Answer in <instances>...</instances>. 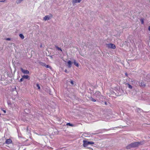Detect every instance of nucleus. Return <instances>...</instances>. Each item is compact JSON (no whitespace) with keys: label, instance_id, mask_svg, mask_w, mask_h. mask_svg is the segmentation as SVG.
<instances>
[{"label":"nucleus","instance_id":"13","mask_svg":"<svg viewBox=\"0 0 150 150\" xmlns=\"http://www.w3.org/2000/svg\"><path fill=\"white\" fill-rule=\"evenodd\" d=\"M24 0H17L16 1V3L17 4H19L21 3L22 1Z\"/></svg>","mask_w":150,"mask_h":150},{"label":"nucleus","instance_id":"2","mask_svg":"<svg viewBox=\"0 0 150 150\" xmlns=\"http://www.w3.org/2000/svg\"><path fill=\"white\" fill-rule=\"evenodd\" d=\"M83 146L84 147H86L89 144H94V142H88L85 140L83 141Z\"/></svg>","mask_w":150,"mask_h":150},{"label":"nucleus","instance_id":"25","mask_svg":"<svg viewBox=\"0 0 150 150\" xmlns=\"http://www.w3.org/2000/svg\"><path fill=\"white\" fill-rule=\"evenodd\" d=\"M6 40H11V38H6Z\"/></svg>","mask_w":150,"mask_h":150},{"label":"nucleus","instance_id":"17","mask_svg":"<svg viewBox=\"0 0 150 150\" xmlns=\"http://www.w3.org/2000/svg\"><path fill=\"white\" fill-rule=\"evenodd\" d=\"M56 47L58 50H60L61 51H62V50L59 47L57 46H56Z\"/></svg>","mask_w":150,"mask_h":150},{"label":"nucleus","instance_id":"1","mask_svg":"<svg viewBox=\"0 0 150 150\" xmlns=\"http://www.w3.org/2000/svg\"><path fill=\"white\" fill-rule=\"evenodd\" d=\"M142 144V142H134L132 143L128 146H127V148L129 149L131 147H134L138 146L139 145Z\"/></svg>","mask_w":150,"mask_h":150},{"label":"nucleus","instance_id":"22","mask_svg":"<svg viewBox=\"0 0 150 150\" xmlns=\"http://www.w3.org/2000/svg\"><path fill=\"white\" fill-rule=\"evenodd\" d=\"M70 82L73 85L74 84V81H70Z\"/></svg>","mask_w":150,"mask_h":150},{"label":"nucleus","instance_id":"9","mask_svg":"<svg viewBox=\"0 0 150 150\" xmlns=\"http://www.w3.org/2000/svg\"><path fill=\"white\" fill-rule=\"evenodd\" d=\"M139 85L140 86L142 87H144L145 86V84L144 82L142 81L139 84Z\"/></svg>","mask_w":150,"mask_h":150},{"label":"nucleus","instance_id":"26","mask_svg":"<svg viewBox=\"0 0 150 150\" xmlns=\"http://www.w3.org/2000/svg\"><path fill=\"white\" fill-rule=\"evenodd\" d=\"M112 94H113L114 93H115L116 95H117V94L115 93L114 92H113V93H111Z\"/></svg>","mask_w":150,"mask_h":150},{"label":"nucleus","instance_id":"16","mask_svg":"<svg viewBox=\"0 0 150 150\" xmlns=\"http://www.w3.org/2000/svg\"><path fill=\"white\" fill-rule=\"evenodd\" d=\"M67 125H69L71 126H74V125L73 124H71L69 123H67Z\"/></svg>","mask_w":150,"mask_h":150},{"label":"nucleus","instance_id":"11","mask_svg":"<svg viewBox=\"0 0 150 150\" xmlns=\"http://www.w3.org/2000/svg\"><path fill=\"white\" fill-rule=\"evenodd\" d=\"M68 64V67L70 68L71 67V64H72V62L70 61H69L67 62Z\"/></svg>","mask_w":150,"mask_h":150},{"label":"nucleus","instance_id":"18","mask_svg":"<svg viewBox=\"0 0 150 150\" xmlns=\"http://www.w3.org/2000/svg\"><path fill=\"white\" fill-rule=\"evenodd\" d=\"M36 86L38 87V89L39 90H40V86L39 84L38 83H37L36 84Z\"/></svg>","mask_w":150,"mask_h":150},{"label":"nucleus","instance_id":"30","mask_svg":"<svg viewBox=\"0 0 150 150\" xmlns=\"http://www.w3.org/2000/svg\"><path fill=\"white\" fill-rule=\"evenodd\" d=\"M8 104H10V103H8Z\"/></svg>","mask_w":150,"mask_h":150},{"label":"nucleus","instance_id":"20","mask_svg":"<svg viewBox=\"0 0 150 150\" xmlns=\"http://www.w3.org/2000/svg\"><path fill=\"white\" fill-rule=\"evenodd\" d=\"M91 100H92V101H93V102H95V101H96V100H95L93 98H91Z\"/></svg>","mask_w":150,"mask_h":150},{"label":"nucleus","instance_id":"14","mask_svg":"<svg viewBox=\"0 0 150 150\" xmlns=\"http://www.w3.org/2000/svg\"><path fill=\"white\" fill-rule=\"evenodd\" d=\"M19 36L22 39H23L24 38V35L22 34H21L19 35Z\"/></svg>","mask_w":150,"mask_h":150},{"label":"nucleus","instance_id":"8","mask_svg":"<svg viewBox=\"0 0 150 150\" xmlns=\"http://www.w3.org/2000/svg\"><path fill=\"white\" fill-rule=\"evenodd\" d=\"M12 142V140L10 139H8L6 140L5 143L7 144H9Z\"/></svg>","mask_w":150,"mask_h":150},{"label":"nucleus","instance_id":"12","mask_svg":"<svg viewBox=\"0 0 150 150\" xmlns=\"http://www.w3.org/2000/svg\"><path fill=\"white\" fill-rule=\"evenodd\" d=\"M74 64L77 67H79V64L76 62V60H74Z\"/></svg>","mask_w":150,"mask_h":150},{"label":"nucleus","instance_id":"23","mask_svg":"<svg viewBox=\"0 0 150 150\" xmlns=\"http://www.w3.org/2000/svg\"><path fill=\"white\" fill-rule=\"evenodd\" d=\"M6 0H0V2H4Z\"/></svg>","mask_w":150,"mask_h":150},{"label":"nucleus","instance_id":"5","mask_svg":"<svg viewBox=\"0 0 150 150\" xmlns=\"http://www.w3.org/2000/svg\"><path fill=\"white\" fill-rule=\"evenodd\" d=\"M94 95L98 98H100L102 97V96L101 94V93L99 91H96V92L94 94Z\"/></svg>","mask_w":150,"mask_h":150},{"label":"nucleus","instance_id":"21","mask_svg":"<svg viewBox=\"0 0 150 150\" xmlns=\"http://www.w3.org/2000/svg\"><path fill=\"white\" fill-rule=\"evenodd\" d=\"M141 23L142 24H144V20L143 19H141Z\"/></svg>","mask_w":150,"mask_h":150},{"label":"nucleus","instance_id":"24","mask_svg":"<svg viewBox=\"0 0 150 150\" xmlns=\"http://www.w3.org/2000/svg\"><path fill=\"white\" fill-rule=\"evenodd\" d=\"M23 79L24 78H23V77L22 78H21L20 80V82H22V81H23Z\"/></svg>","mask_w":150,"mask_h":150},{"label":"nucleus","instance_id":"29","mask_svg":"<svg viewBox=\"0 0 150 150\" xmlns=\"http://www.w3.org/2000/svg\"><path fill=\"white\" fill-rule=\"evenodd\" d=\"M4 112L5 113V112H6V111H4Z\"/></svg>","mask_w":150,"mask_h":150},{"label":"nucleus","instance_id":"19","mask_svg":"<svg viewBox=\"0 0 150 150\" xmlns=\"http://www.w3.org/2000/svg\"><path fill=\"white\" fill-rule=\"evenodd\" d=\"M46 68H50V67L49 65H44Z\"/></svg>","mask_w":150,"mask_h":150},{"label":"nucleus","instance_id":"28","mask_svg":"<svg viewBox=\"0 0 150 150\" xmlns=\"http://www.w3.org/2000/svg\"><path fill=\"white\" fill-rule=\"evenodd\" d=\"M65 71V72H66V73L67 72V69H65V71Z\"/></svg>","mask_w":150,"mask_h":150},{"label":"nucleus","instance_id":"15","mask_svg":"<svg viewBox=\"0 0 150 150\" xmlns=\"http://www.w3.org/2000/svg\"><path fill=\"white\" fill-rule=\"evenodd\" d=\"M127 86L129 88H130V89L132 88V87L131 85H130L128 83L127 84Z\"/></svg>","mask_w":150,"mask_h":150},{"label":"nucleus","instance_id":"31","mask_svg":"<svg viewBox=\"0 0 150 150\" xmlns=\"http://www.w3.org/2000/svg\"><path fill=\"white\" fill-rule=\"evenodd\" d=\"M105 105H106V102L105 103Z\"/></svg>","mask_w":150,"mask_h":150},{"label":"nucleus","instance_id":"7","mask_svg":"<svg viewBox=\"0 0 150 150\" xmlns=\"http://www.w3.org/2000/svg\"><path fill=\"white\" fill-rule=\"evenodd\" d=\"M82 0H72V3L74 4L76 3H79Z\"/></svg>","mask_w":150,"mask_h":150},{"label":"nucleus","instance_id":"3","mask_svg":"<svg viewBox=\"0 0 150 150\" xmlns=\"http://www.w3.org/2000/svg\"><path fill=\"white\" fill-rule=\"evenodd\" d=\"M52 15L50 14L49 15L45 16L44 18L43 19L45 21H48L51 19L52 18Z\"/></svg>","mask_w":150,"mask_h":150},{"label":"nucleus","instance_id":"27","mask_svg":"<svg viewBox=\"0 0 150 150\" xmlns=\"http://www.w3.org/2000/svg\"><path fill=\"white\" fill-rule=\"evenodd\" d=\"M148 30L150 31V26H149L148 28Z\"/></svg>","mask_w":150,"mask_h":150},{"label":"nucleus","instance_id":"6","mask_svg":"<svg viewBox=\"0 0 150 150\" xmlns=\"http://www.w3.org/2000/svg\"><path fill=\"white\" fill-rule=\"evenodd\" d=\"M21 71L24 74H29V71L27 70H24L22 68H21Z\"/></svg>","mask_w":150,"mask_h":150},{"label":"nucleus","instance_id":"10","mask_svg":"<svg viewBox=\"0 0 150 150\" xmlns=\"http://www.w3.org/2000/svg\"><path fill=\"white\" fill-rule=\"evenodd\" d=\"M22 77L25 79H29V76L28 75H23L22 76Z\"/></svg>","mask_w":150,"mask_h":150},{"label":"nucleus","instance_id":"32","mask_svg":"<svg viewBox=\"0 0 150 150\" xmlns=\"http://www.w3.org/2000/svg\"><path fill=\"white\" fill-rule=\"evenodd\" d=\"M1 115V113H0V115Z\"/></svg>","mask_w":150,"mask_h":150},{"label":"nucleus","instance_id":"4","mask_svg":"<svg viewBox=\"0 0 150 150\" xmlns=\"http://www.w3.org/2000/svg\"><path fill=\"white\" fill-rule=\"evenodd\" d=\"M107 47L109 48H112L113 49H115L116 48V46L115 45L110 43L107 44Z\"/></svg>","mask_w":150,"mask_h":150}]
</instances>
